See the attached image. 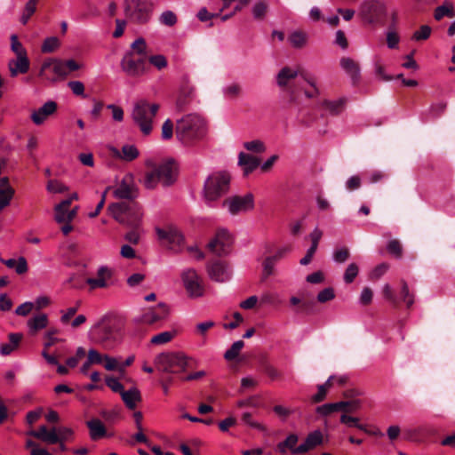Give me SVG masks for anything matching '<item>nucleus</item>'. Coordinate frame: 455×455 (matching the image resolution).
Listing matches in <instances>:
<instances>
[{"label": "nucleus", "instance_id": "1", "mask_svg": "<svg viewBox=\"0 0 455 455\" xmlns=\"http://www.w3.org/2000/svg\"><path fill=\"white\" fill-rule=\"evenodd\" d=\"M206 133V122L197 114L185 115L176 122V138L185 146L195 145L202 140Z\"/></svg>", "mask_w": 455, "mask_h": 455}, {"label": "nucleus", "instance_id": "2", "mask_svg": "<svg viewBox=\"0 0 455 455\" xmlns=\"http://www.w3.org/2000/svg\"><path fill=\"white\" fill-rule=\"evenodd\" d=\"M177 177V164L170 159L156 165L152 171L146 172L143 185L147 189H154L158 184L170 187L175 183Z\"/></svg>", "mask_w": 455, "mask_h": 455}, {"label": "nucleus", "instance_id": "3", "mask_svg": "<svg viewBox=\"0 0 455 455\" xmlns=\"http://www.w3.org/2000/svg\"><path fill=\"white\" fill-rule=\"evenodd\" d=\"M108 210L120 224L139 228L143 213L137 204L114 203L108 205Z\"/></svg>", "mask_w": 455, "mask_h": 455}, {"label": "nucleus", "instance_id": "4", "mask_svg": "<svg viewBox=\"0 0 455 455\" xmlns=\"http://www.w3.org/2000/svg\"><path fill=\"white\" fill-rule=\"evenodd\" d=\"M158 109V104L149 103L146 100H140L134 104L132 118L144 135H148L152 132L153 120Z\"/></svg>", "mask_w": 455, "mask_h": 455}, {"label": "nucleus", "instance_id": "5", "mask_svg": "<svg viewBox=\"0 0 455 455\" xmlns=\"http://www.w3.org/2000/svg\"><path fill=\"white\" fill-rule=\"evenodd\" d=\"M230 176L226 172H217L211 174L204 182V196L206 201L219 199L229 189Z\"/></svg>", "mask_w": 455, "mask_h": 455}, {"label": "nucleus", "instance_id": "6", "mask_svg": "<svg viewBox=\"0 0 455 455\" xmlns=\"http://www.w3.org/2000/svg\"><path fill=\"white\" fill-rule=\"evenodd\" d=\"M80 65L74 60L63 61L59 59H49L41 67V75L52 81L66 77L70 72L76 71Z\"/></svg>", "mask_w": 455, "mask_h": 455}, {"label": "nucleus", "instance_id": "7", "mask_svg": "<svg viewBox=\"0 0 455 455\" xmlns=\"http://www.w3.org/2000/svg\"><path fill=\"white\" fill-rule=\"evenodd\" d=\"M150 0H124V13L128 20L135 24L148 23L153 12Z\"/></svg>", "mask_w": 455, "mask_h": 455}, {"label": "nucleus", "instance_id": "8", "mask_svg": "<svg viewBox=\"0 0 455 455\" xmlns=\"http://www.w3.org/2000/svg\"><path fill=\"white\" fill-rule=\"evenodd\" d=\"M158 371L166 373H180L187 370L188 357L180 352L162 353L155 359Z\"/></svg>", "mask_w": 455, "mask_h": 455}, {"label": "nucleus", "instance_id": "9", "mask_svg": "<svg viewBox=\"0 0 455 455\" xmlns=\"http://www.w3.org/2000/svg\"><path fill=\"white\" fill-rule=\"evenodd\" d=\"M122 70L129 76L140 77L148 73L149 68L147 66L146 59L138 57L132 52H127L121 60Z\"/></svg>", "mask_w": 455, "mask_h": 455}, {"label": "nucleus", "instance_id": "10", "mask_svg": "<svg viewBox=\"0 0 455 455\" xmlns=\"http://www.w3.org/2000/svg\"><path fill=\"white\" fill-rule=\"evenodd\" d=\"M359 14L365 22L372 24L386 16L387 8L379 0H364L360 5Z\"/></svg>", "mask_w": 455, "mask_h": 455}, {"label": "nucleus", "instance_id": "11", "mask_svg": "<svg viewBox=\"0 0 455 455\" xmlns=\"http://www.w3.org/2000/svg\"><path fill=\"white\" fill-rule=\"evenodd\" d=\"M231 215H237L251 211L254 208V196L251 193L244 196H232L222 203Z\"/></svg>", "mask_w": 455, "mask_h": 455}, {"label": "nucleus", "instance_id": "12", "mask_svg": "<svg viewBox=\"0 0 455 455\" xmlns=\"http://www.w3.org/2000/svg\"><path fill=\"white\" fill-rule=\"evenodd\" d=\"M181 279L183 285L191 298L202 297L204 293V287L201 277L193 268L182 272Z\"/></svg>", "mask_w": 455, "mask_h": 455}, {"label": "nucleus", "instance_id": "13", "mask_svg": "<svg viewBox=\"0 0 455 455\" xmlns=\"http://www.w3.org/2000/svg\"><path fill=\"white\" fill-rule=\"evenodd\" d=\"M233 243V237L230 233L220 228L217 231L215 237L208 243V248L213 253L222 256L229 252Z\"/></svg>", "mask_w": 455, "mask_h": 455}, {"label": "nucleus", "instance_id": "14", "mask_svg": "<svg viewBox=\"0 0 455 455\" xmlns=\"http://www.w3.org/2000/svg\"><path fill=\"white\" fill-rule=\"evenodd\" d=\"M170 310L166 304L159 303L156 307H148L140 316L136 322L144 324H154L162 320H165L169 315Z\"/></svg>", "mask_w": 455, "mask_h": 455}, {"label": "nucleus", "instance_id": "15", "mask_svg": "<svg viewBox=\"0 0 455 455\" xmlns=\"http://www.w3.org/2000/svg\"><path fill=\"white\" fill-rule=\"evenodd\" d=\"M297 76L298 71L291 69L290 67H283L276 76L277 85L282 91L287 92L290 94L291 101H294L296 96L295 90L290 86V83Z\"/></svg>", "mask_w": 455, "mask_h": 455}, {"label": "nucleus", "instance_id": "16", "mask_svg": "<svg viewBox=\"0 0 455 455\" xmlns=\"http://www.w3.org/2000/svg\"><path fill=\"white\" fill-rule=\"evenodd\" d=\"M114 196L118 199L133 200L138 196V189L133 184L132 176L126 175L114 190Z\"/></svg>", "mask_w": 455, "mask_h": 455}, {"label": "nucleus", "instance_id": "17", "mask_svg": "<svg viewBox=\"0 0 455 455\" xmlns=\"http://www.w3.org/2000/svg\"><path fill=\"white\" fill-rule=\"evenodd\" d=\"M113 275L112 270L107 266H101L97 270L96 277H89L85 283L91 290L103 289L109 286V280Z\"/></svg>", "mask_w": 455, "mask_h": 455}, {"label": "nucleus", "instance_id": "18", "mask_svg": "<svg viewBox=\"0 0 455 455\" xmlns=\"http://www.w3.org/2000/svg\"><path fill=\"white\" fill-rule=\"evenodd\" d=\"M209 277L215 282L223 283L229 279L230 273L227 265L220 260H216L207 265Z\"/></svg>", "mask_w": 455, "mask_h": 455}, {"label": "nucleus", "instance_id": "19", "mask_svg": "<svg viewBox=\"0 0 455 455\" xmlns=\"http://www.w3.org/2000/svg\"><path fill=\"white\" fill-rule=\"evenodd\" d=\"M57 103L53 100L46 101L41 108L31 114V120L36 125H41L44 121L57 111Z\"/></svg>", "mask_w": 455, "mask_h": 455}, {"label": "nucleus", "instance_id": "20", "mask_svg": "<svg viewBox=\"0 0 455 455\" xmlns=\"http://www.w3.org/2000/svg\"><path fill=\"white\" fill-rule=\"evenodd\" d=\"M322 443H323L322 432L320 430H315L307 435L304 443H302L301 444L297 446V448L293 451V454L306 453L308 451L322 444Z\"/></svg>", "mask_w": 455, "mask_h": 455}, {"label": "nucleus", "instance_id": "21", "mask_svg": "<svg viewBox=\"0 0 455 455\" xmlns=\"http://www.w3.org/2000/svg\"><path fill=\"white\" fill-rule=\"evenodd\" d=\"M29 435H32L48 444H55L58 443L60 438L58 436V428L52 427V429H48L46 426H41L37 430H32L28 433Z\"/></svg>", "mask_w": 455, "mask_h": 455}, {"label": "nucleus", "instance_id": "22", "mask_svg": "<svg viewBox=\"0 0 455 455\" xmlns=\"http://www.w3.org/2000/svg\"><path fill=\"white\" fill-rule=\"evenodd\" d=\"M29 66L28 56H19L16 59L10 60L8 62L10 76L15 77L19 74H26L29 70Z\"/></svg>", "mask_w": 455, "mask_h": 455}, {"label": "nucleus", "instance_id": "23", "mask_svg": "<svg viewBox=\"0 0 455 455\" xmlns=\"http://www.w3.org/2000/svg\"><path fill=\"white\" fill-rule=\"evenodd\" d=\"M340 66L350 76L354 84L359 82L360 66L355 60L349 57H343L340 59Z\"/></svg>", "mask_w": 455, "mask_h": 455}, {"label": "nucleus", "instance_id": "24", "mask_svg": "<svg viewBox=\"0 0 455 455\" xmlns=\"http://www.w3.org/2000/svg\"><path fill=\"white\" fill-rule=\"evenodd\" d=\"M86 426L89 428L90 438L92 441H98L107 436L106 427L99 419L88 420Z\"/></svg>", "mask_w": 455, "mask_h": 455}, {"label": "nucleus", "instance_id": "25", "mask_svg": "<svg viewBox=\"0 0 455 455\" xmlns=\"http://www.w3.org/2000/svg\"><path fill=\"white\" fill-rule=\"evenodd\" d=\"M156 232L160 240L167 241L169 243L180 244L183 240L182 235L173 228L166 229L156 228Z\"/></svg>", "mask_w": 455, "mask_h": 455}, {"label": "nucleus", "instance_id": "26", "mask_svg": "<svg viewBox=\"0 0 455 455\" xmlns=\"http://www.w3.org/2000/svg\"><path fill=\"white\" fill-rule=\"evenodd\" d=\"M259 159L243 152H241L238 156V164L243 167L244 175H248L252 172L259 165Z\"/></svg>", "mask_w": 455, "mask_h": 455}, {"label": "nucleus", "instance_id": "27", "mask_svg": "<svg viewBox=\"0 0 455 455\" xmlns=\"http://www.w3.org/2000/svg\"><path fill=\"white\" fill-rule=\"evenodd\" d=\"M114 334V328L109 323H103L95 327L93 336L97 342L104 343Z\"/></svg>", "mask_w": 455, "mask_h": 455}, {"label": "nucleus", "instance_id": "28", "mask_svg": "<svg viewBox=\"0 0 455 455\" xmlns=\"http://www.w3.org/2000/svg\"><path fill=\"white\" fill-rule=\"evenodd\" d=\"M374 69L376 76L381 81L389 82L396 78V76L387 72V68L379 55L374 56Z\"/></svg>", "mask_w": 455, "mask_h": 455}, {"label": "nucleus", "instance_id": "29", "mask_svg": "<svg viewBox=\"0 0 455 455\" xmlns=\"http://www.w3.org/2000/svg\"><path fill=\"white\" fill-rule=\"evenodd\" d=\"M121 397L126 407L130 410L135 409L137 403L141 401L140 392L137 387L124 390L121 393Z\"/></svg>", "mask_w": 455, "mask_h": 455}, {"label": "nucleus", "instance_id": "30", "mask_svg": "<svg viewBox=\"0 0 455 455\" xmlns=\"http://www.w3.org/2000/svg\"><path fill=\"white\" fill-rule=\"evenodd\" d=\"M48 325V316L46 314H38L28 321L29 332L34 334L40 330L44 329Z\"/></svg>", "mask_w": 455, "mask_h": 455}, {"label": "nucleus", "instance_id": "31", "mask_svg": "<svg viewBox=\"0 0 455 455\" xmlns=\"http://www.w3.org/2000/svg\"><path fill=\"white\" fill-rule=\"evenodd\" d=\"M21 333H10L9 334V342L4 343L0 345V352L3 355H8L12 352H13L19 346L20 342L22 339Z\"/></svg>", "mask_w": 455, "mask_h": 455}, {"label": "nucleus", "instance_id": "32", "mask_svg": "<svg viewBox=\"0 0 455 455\" xmlns=\"http://www.w3.org/2000/svg\"><path fill=\"white\" fill-rule=\"evenodd\" d=\"M0 261L9 268H14L19 275L25 274L28 271V263L24 257H20L18 259H4L0 257Z\"/></svg>", "mask_w": 455, "mask_h": 455}, {"label": "nucleus", "instance_id": "33", "mask_svg": "<svg viewBox=\"0 0 455 455\" xmlns=\"http://www.w3.org/2000/svg\"><path fill=\"white\" fill-rule=\"evenodd\" d=\"M116 155L124 161L131 162L136 159L140 153L134 145H124L122 148V154L116 150Z\"/></svg>", "mask_w": 455, "mask_h": 455}, {"label": "nucleus", "instance_id": "34", "mask_svg": "<svg viewBox=\"0 0 455 455\" xmlns=\"http://www.w3.org/2000/svg\"><path fill=\"white\" fill-rule=\"evenodd\" d=\"M345 100L339 99L337 100H323L321 105L323 108L327 109L331 115H338L339 114L345 106Z\"/></svg>", "mask_w": 455, "mask_h": 455}, {"label": "nucleus", "instance_id": "35", "mask_svg": "<svg viewBox=\"0 0 455 455\" xmlns=\"http://www.w3.org/2000/svg\"><path fill=\"white\" fill-rule=\"evenodd\" d=\"M344 405L345 404L343 401L332 403H325L318 406L316 408V412L322 416H327L335 411H343Z\"/></svg>", "mask_w": 455, "mask_h": 455}, {"label": "nucleus", "instance_id": "36", "mask_svg": "<svg viewBox=\"0 0 455 455\" xmlns=\"http://www.w3.org/2000/svg\"><path fill=\"white\" fill-rule=\"evenodd\" d=\"M288 39L292 47L300 49L307 44V36L305 32L297 30L292 32Z\"/></svg>", "mask_w": 455, "mask_h": 455}, {"label": "nucleus", "instance_id": "37", "mask_svg": "<svg viewBox=\"0 0 455 455\" xmlns=\"http://www.w3.org/2000/svg\"><path fill=\"white\" fill-rule=\"evenodd\" d=\"M444 16L452 18L455 16L454 6L451 2H445L443 5L438 6L435 10V19L442 20Z\"/></svg>", "mask_w": 455, "mask_h": 455}, {"label": "nucleus", "instance_id": "38", "mask_svg": "<svg viewBox=\"0 0 455 455\" xmlns=\"http://www.w3.org/2000/svg\"><path fill=\"white\" fill-rule=\"evenodd\" d=\"M60 46V42L56 36H50L44 40L41 52L44 53H51L55 52Z\"/></svg>", "mask_w": 455, "mask_h": 455}, {"label": "nucleus", "instance_id": "39", "mask_svg": "<svg viewBox=\"0 0 455 455\" xmlns=\"http://www.w3.org/2000/svg\"><path fill=\"white\" fill-rule=\"evenodd\" d=\"M176 335V331H163L153 336L150 342L154 345H163L170 342Z\"/></svg>", "mask_w": 455, "mask_h": 455}, {"label": "nucleus", "instance_id": "40", "mask_svg": "<svg viewBox=\"0 0 455 455\" xmlns=\"http://www.w3.org/2000/svg\"><path fill=\"white\" fill-rule=\"evenodd\" d=\"M37 3L38 0H28L26 3L23 12L20 16V22L23 25L27 24L30 17L36 12Z\"/></svg>", "mask_w": 455, "mask_h": 455}, {"label": "nucleus", "instance_id": "41", "mask_svg": "<svg viewBox=\"0 0 455 455\" xmlns=\"http://www.w3.org/2000/svg\"><path fill=\"white\" fill-rule=\"evenodd\" d=\"M244 347V342L243 340H237L232 344L229 349H228L224 354V358L227 361L235 360L240 354V351Z\"/></svg>", "mask_w": 455, "mask_h": 455}, {"label": "nucleus", "instance_id": "42", "mask_svg": "<svg viewBox=\"0 0 455 455\" xmlns=\"http://www.w3.org/2000/svg\"><path fill=\"white\" fill-rule=\"evenodd\" d=\"M134 52L138 57H143L146 59L147 55V44L144 38L140 37L136 39L131 45V51Z\"/></svg>", "mask_w": 455, "mask_h": 455}, {"label": "nucleus", "instance_id": "43", "mask_svg": "<svg viewBox=\"0 0 455 455\" xmlns=\"http://www.w3.org/2000/svg\"><path fill=\"white\" fill-rule=\"evenodd\" d=\"M298 442V436L294 434H291L286 437V439L279 443L277 445V448L280 452H285L286 449H290L291 452L293 453V451L297 448L296 444Z\"/></svg>", "mask_w": 455, "mask_h": 455}, {"label": "nucleus", "instance_id": "44", "mask_svg": "<svg viewBox=\"0 0 455 455\" xmlns=\"http://www.w3.org/2000/svg\"><path fill=\"white\" fill-rule=\"evenodd\" d=\"M225 97L228 100H235L242 93V87L238 84H231L223 89Z\"/></svg>", "mask_w": 455, "mask_h": 455}, {"label": "nucleus", "instance_id": "45", "mask_svg": "<svg viewBox=\"0 0 455 455\" xmlns=\"http://www.w3.org/2000/svg\"><path fill=\"white\" fill-rule=\"evenodd\" d=\"M11 49L16 54V57L28 56L27 50L19 41L18 36L15 34L11 36Z\"/></svg>", "mask_w": 455, "mask_h": 455}, {"label": "nucleus", "instance_id": "46", "mask_svg": "<svg viewBox=\"0 0 455 455\" xmlns=\"http://www.w3.org/2000/svg\"><path fill=\"white\" fill-rule=\"evenodd\" d=\"M267 12V4L264 1L257 2L252 7V15L256 20H262Z\"/></svg>", "mask_w": 455, "mask_h": 455}, {"label": "nucleus", "instance_id": "47", "mask_svg": "<svg viewBox=\"0 0 455 455\" xmlns=\"http://www.w3.org/2000/svg\"><path fill=\"white\" fill-rule=\"evenodd\" d=\"M359 268L355 263H350L344 273V281L346 283H351L358 275Z\"/></svg>", "mask_w": 455, "mask_h": 455}, {"label": "nucleus", "instance_id": "48", "mask_svg": "<svg viewBox=\"0 0 455 455\" xmlns=\"http://www.w3.org/2000/svg\"><path fill=\"white\" fill-rule=\"evenodd\" d=\"M243 147L246 150L255 153H262L266 150V146L260 140L244 142Z\"/></svg>", "mask_w": 455, "mask_h": 455}, {"label": "nucleus", "instance_id": "49", "mask_svg": "<svg viewBox=\"0 0 455 455\" xmlns=\"http://www.w3.org/2000/svg\"><path fill=\"white\" fill-rule=\"evenodd\" d=\"M387 44L389 49H395L398 47V34L395 31L394 25L390 26L387 32Z\"/></svg>", "mask_w": 455, "mask_h": 455}, {"label": "nucleus", "instance_id": "50", "mask_svg": "<svg viewBox=\"0 0 455 455\" xmlns=\"http://www.w3.org/2000/svg\"><path fill=\"white\" fill-rule=\"evenodd\" d=\"M159 20L162 24L165 26L172 27L177 23L178 19L173 12L165 11L160 15Z\"/></svg>", "mask_w": 455, "mask_h": 455}, {"label": "nucleus", "instance_id": "51", "mask_svg": "<svg viewBox=\"0 0 455 455\" xmlns=\"http://www.w3.org/2000/svg\"><path fill=\"white\" fill-rule=\"evenodd\" d=\"M343 403L345 404L343 409V412H345L344 414L356 412L362 408L363 404L360 399L343 401Z\"/></svg>", "mask_w": 455, "mask_h": 455}, {"label": "nucleus", "instance_id": "52", "mask_svg": "<svg viewBox=\"0 0 455 455\" xmlns=\"http://www.w3.org/2000/svg\"><path fill=\"white\" fill-rule=\"evenodd\" d=\"M389 269V265L387 263H381L377 265L370 273V279L378 280L383 275H385Z\"/></svg>", "mask_w": 455, "mask_h": 455}, {"label": "nucleus", "instance_id": "53", "mask_svg": "<svg viewBox=\"0 0 455 455\" xmlns=\"http://www.w3.org/2000/svg\"><path fill=\"white\" fill-rule=\"evenodd\" d=\"M148 61L151 65L161 70L165 68L168 65L166 58L162 54L152 55L148 58Z\"/></svg>", "mask_w": 455, "mask_h": 455}, {"label": "nucleus", "instance_id": "54", "mask_svg": "<svg viewBox=\"0 0 455 455\" xmlns=\"http://www.w3.org/2000/svg\"><path fill=\"white\" fill-rule=\"evenodd\" d=\"M430 34L431 28L427 25H423L413 33L412 39L415 41L426 40L430 36Z\"/></svg>", "mask_w": 455, "mask_h": 455}, {"label": "nucleus", "instance_id": "55", "mask_svg": "<svg viewBox=\"0 0 455 455\" xmlns=\"http://www.w3.org/2000/svg\"><path fill=\"white\" fill-rule=\"evenodd\" d=\"M261 303L268 304L273 306H277L281 303V299L279 295L275 292H266L261 295L260 298Z\"/></svg>", "mask_w": 455, "mask_h": 455}, {"label": "nucleus", "instance_id": "56", "mask_svg": "<svg viewBox=\"0 0 455 455\" xmlns=\"http://www.w3.org/2000/svg\"><path fill=\"white\" fill-rule=\"evenodd\" d=\"M242 419L245 424L249 425L251 427L256 428L262 432L267 431V428L264 425H262L257 421H254L251 419V414L250 412H243L242 415Z\"/></svg>", "mask_w": 455, "mask_h": 455}, {"label": "nucleus", "instance_id": "57", "mask_svg": "<svg viewBox=\"0 0 455 455\" xmlns=\"http://www.w3.org/2000/svg\"><path fill=\"white\" fill-rule=\"evenodd\" d=\"M349 256H350L349 250L347 247H341L339 249H337L333 252V259L337 263H344L345 261L347 260Z\"/></svg>", "mask_w": 455, "mask_h": 455}, {"label": "nucleus", "instance_id": "58", "mask_svg": "<svg viewBox=\"0 0 455 455\" xmlns=\"http://www.w3.org/2000/svg\"><path fill=\"white\" fill-rule=\"evenodd\" d=\"M173 136V123L171 119H167L162 125V139L168 140Z\"/></svg>", "mask_w": 455, "mask_h": 455}, {"label": "nucleus", "instance_id": "59", "mask_svg": "<svg viewBox=\"0 0 455 455\" xmlns=\"http://www.w3.org/2000/svg\"><path fill=\"white\" fill-rule=\"evenodd\" d=\"M105 381H106V385L113 392L119 393L121 395V393L124 390V386L122 385V383L116 378L107 377Z\"/></svg>", "mask_w": 455, "mask_h": 455}, {"label": "nucleus", "instance_id": "60", "mask_svg": "<svg viewBox=\"0 0 455 455\" xmlns=\"http://www.w3.org/2000/svg\"><path fill=\"white\" fill-rule=\"evenodd\" d=\"M104 355H102L96 349L91 348L87 354L88 364H100L103 362Z\"/></svg>", "mask_w": 455, "mask_h": 455}, {"label": "nucleus", "instance_id": "61", "mask_svg": "<svg viewBox=\"0 0 455 455\" xmlns=\"http://www.w3.org/2000/svg\"><path fill=\"white\" fill-rule=\"evenodd\" d=\"M68 86L72 91V92L76 96H82L83 98H86L84 94V85L80 81H70L68 84Z\"/></svg>", "mask_w": 455, "mask_h": 455}, {"label": "nucleus", "instance_id": "62", "mask_svg": "<svg viewBox=\"0 0 455 455\" xmlns=\"http://www.w3.org/2000/svg\"><path fill=\"white\" fill-rule=\"evenodd\" d=\"M335 298L334 290L331 287H328L321 291L317 295V300L321 303H325Z\"/></svg>", "mask_w": 455, "mask_h": 455}, {"label": "nucleus", "instance_id": "63", "mask_svg": "<svg viewBox=\"0 0 455 455\" xmlns=\"http://www.w3.org/2000/svg\"><path fill=\"white\" fill-rule=\"evenodd\" d=\"M384 299L393 306H396L395 293L389 284H385L382 289Z\"/></svg>", "mask_w": 455, "mask_h": 455}, {"label": "nucleus", "instance_id": "64", "mask_svg": "<svg viewBox=\"0 0 455 455\" xmlns=\"http://www.w3.org/2000/svg\"><path fill=\"white\" fill-rule=\"evenodd\" d=\"M275 261L269 256L263 261V277L267 278L274 274Z\"/></svg>", "mask_w": 455, "mask_h": 455}]
</instances>
